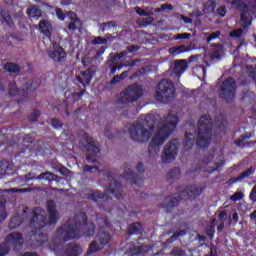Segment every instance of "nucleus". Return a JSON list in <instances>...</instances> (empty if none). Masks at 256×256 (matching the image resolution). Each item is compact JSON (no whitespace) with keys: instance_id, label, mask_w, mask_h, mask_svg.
Wrapping results in <instances>:
<instances>
[{"instance_id":"nucleus-1","label":"nucleus","mask_w":256,"mask_h":256,"mask_svg":"<svg viewBox=\"0 0 256 256\" xmlns=\"http://www.w3.org/2000/svg\"><path fill=\"white\" fill-rule=\"evenodd\" d=\"M27 210H23L24 214H27L30 218L29 225L35 231L30 232L31 240L35 239L32 242L34 247H41V245L47 243L49 241V236L46 233L41 232L43 227L46 225H56L57 221H59V212L57 211V203L55 200L46 201V209L48 211V221L47 214L45 213V209L41 207H34L33 209L26 208Z\"/></svg>"},{"instance_id":"nucleus-2","label":"nucleus","mask_w":256,"mask_h":256,"mask_svg":"<svg viewBox=\"0 0 256 256\" xmlns=\"http://www.w3.org/2000/svg\"><path fill=\"white\" fill-rule=\"evenodd\" d=\"M84 237H93L95 235V223L88 222L87 213L84 211L75 215L73 220H69L56 230L53 243H67L71 239Z\"/></svg>"},{"instance_id":"nucleus-3","label":"nucleus","mask_w":256,"mask_h":256,"mask_svg":"<svg viewBox=\"0 0 256 256\" xmlns=\"http://www.w3.org/2000/svg\"><path fill=\"white\" fill-rule=\"evenodd\" d=\"M211 137H213V118L209 115H203L198 121L197 134L185 133L184 150L191 151L195 143L199 149H207L211 145Z\"/></svg>"},{"instance_id":"nucleus-4","label":"nucleus","mask_w":256,"mask_h":256,"mask_svg":"<svg viewBox=\"0 0 256 256\" xmlns=\"http://www.w3.org/2000/svg\"><path fill=\"white\" fill-rule=\"evenodd\" d=\"M179 123V117L175 114H168L163 125L158 129L155 136L151 139V142L148 146V155L149 157H155L161 151V146L167 139L171 133L177 129V125Z\"/></svg>"},{"instance_id":"nucleus-5","label":"nucleus","mask_w":256,"mask_h":256,"mask_svg":"<svg viewBox=\"0 0 256 256\" xmlns=\"http://www.w3.org/2000/svg\"><path fill=\"white\" fill-rule=\"evenodd\" d=\"M178 194L173 196H167L163 203L159 205L161 209H165L166 213H169L173 207H177L181 203V199H197L201 193H203V188L197 185L186 186L182 190H179Z\"/></svg>"},{"instance_id":"nucleus-6","label":"nucleus","mask_w":256,"mask_h":256,"mask_svg":"<svg viewBox=\"0 0 256 256\" xmlns=\"http://www.w3.org/2000/svg\"><path fill=\"white\" fill-rule=\"evenodd\" d=\"M175 97V85L171 80L162 79L155 92V99L159 103H170L171 99Z\"/></svg>"},{"instance_id":"nucleus-7","label":"nucleus","mask_w":256,"mask_h":256,"mask_svg":"<svg viewBox=\"0 0 256 256\" xmlns=\"http://www.w3.org/2000/svg\"><path fill=\"white\" fill-rule=\"evenodd\" d=\"M80 146L86 149V161L88 163H97L99 159V153H101V148L97 145V142L88 133L83 132L82 139L80 141Z\"/></svg>"},{"instance_id":"nucleus-8","label":"nucleus","mask_w":256,"mask_h":256,"mask_svg":"<svg viewBox=\"0 0 256 256\" xmlns=\"http://www.w3.org/2000/svg\"><path fill=\"white\" fill-rule=\"evenodd\" d=\"M141 97H143V86L139 83H133L120 94L117 103L118 105H129V103L139 101Z\"/></svg>"},{"instance_id":"nucleus-9","label":"nucleus","mask_w":256,"mask_h":256,"mask_svg":"<svg viewBox=\"0 0 256 256\" xmlns=\"http://www.w3.org/2000/svg\"><path fill=\"white\" fill-rule=\"evenodd\" d=\"M237 94V82L233 77H227L223 80L219 88V97L226 101V103H233L235 95Z\"/></svg>"},{"instance_id":"nucleus-10","label":"nucleus","mask_w":256,"mask_h":256,"mask_svg":"<svg viewBox=\"0 0 256 256\" xmlns=\"http://www.w3.org/2000/svg\"><path fill=\"white\" fill-rule=\"evenodd\" d=\"M130 139L137 143H147L151 139L153 133L149 131L145 126L139 122L132 124L128 130Z\"/></svg>"},{"instance_id":"nucleus-11","label":"nucleus","mask_w":256,"mask_h":256,"mask_svg":"<svg viewBox=\"0 0 256 256\" xmlns=\"http://www.w3.org/2000/svg\"><path fill=\"white\" fill-rule=\"evenodd\" d=\"M6 243L0 244V256L8 255L11 251V247L17 249V247H21L25 240L23 239V234L12 232L6 236Z\"/></svg>"},{"instance_id":"nucleus-12","label":"nucleus","mask_w":256,"mask_h":256,"mask_svg":"<svg viewBox=\"0 0 256 256\" xmlns=\"http://www.w3.org/2000/svg\"><path fill=\"white\" fill-rule=\"evenodd\" d=\"M39 88V82L37 81H31L27 82L23 89L20 90L17 88V82L15 80L9 82L8 85V95L10 97H21V95H27V93H30L31 91H35Z\"/></svg>"},{"instance_id":"nucleus-13","label":"nucleus","mask_w":256,"mask_h":256,"mask_svg":"<svg viewBox=\"0 0 256 256\" xmlns=\"http://www.w3.org/2000/svg\"><path fill=\"white\" fill-rule=\"evenodd\" d=\"M177 155H179V139H172L164 146L162 161L164 163H171V161H175Z\"/></svg>"},{"instance_id":"nucleus-14","label":"nucleus","mask_w":256,"mask_h":256,"mask_svg":"<svg viewBox=\"0 0 256 256\" xmlns=\"http://www.w3.org/2000/svg\"><path fill=\"white\" fill-rule=\"evenodd\" d=\"M47 55L52 61L55 63H65L67 60V52L63 47H61L60 44H57V42L53 43V49L47 51Z\"/></svg>"},{"instance_id":"nucleus-15","label":"nucleus","mask_w":256,"mask_h":256,"mask_svg":"<svg viewBox=\"0 0 256 256\" xmlns=\"http://www.w3.org/2000/svg\"><path fill=\"white\" fill-rule=\"evenodd\" d=\"M107 178L111 179L109 184L106 186L108 191L116 197V199H123V185L121 182L115 180V174L108 172Z\"/></svg>"},{"instance_id":"nucleus-16","label":"nucleus","mask_w":256,"mask_h":256,"mask_svg":"<svg viewBox=\"0 0 256 256\" xmlns=\"http://www.w3.org/2000/svg\"><path fill=\"white\" fill-rule=\"evenodd\" d=\"M213 159H215L214 154H209L207 156H204V158L202 159V163L199 167V171H204L206 173H214V171H219L221 167H225V159H220L219 162L214 163L213 168H211L210 170H205V167H207V165L211 163Z\"/></svg>"},{"instance_id":"nucleus-17","label":"nucleus","mask_w":256,"mask_h":256,"mask_svg":"<svg viewBox=\"0 0 256 256\" xmlns=\"http://www.w3.org/2000/svg\"><path fill=\"white\" fill-rule=\"evenodd\" d=\"M96 73H97L96 66L92 65L85 71L81 72L82 77L77 76V80L79 81V83H82L83 86L85 87V85H89V83H91Z\"/></svg>"},{"instance_id":"nucleus-18","label":"nucleus","mask_w":256,"mask_h":256,"mask_svg":"<svg viewBox=\"0 0 256 256\" xmlns=\"http://www.w3.org/2000/svg\"><path fill=\"white\" fill-rule=\"evenodd\" d=\"M84 193L86 195V199H90V201H94L95 203H99V201H104V204L107 203V195L99 190L85 189Z\"/></svg>"},{"instance_id":"nucleus-19","label":"nucleus","mask_w":256,"mask_h":256,"mask_svg":"<svg viewBox=\"0 0 256 256\" xmlns=\"http://www.w3.org/2000/svg\"><path fill=\"white\" fill-rule=\"evenodd\" d=\"M25 179L26 181H54L55 180V174L52 172H43L40 175H38L37 177L34 176L33 173H28L25 175Z\"/></svg>"},{"instance_id":"nucleus-20","label":"nucleus","mask_w":256,"mask_h":256,"mask_svg":"<svg viewBox=\"0 0 256 256\" xmlns=\"http://www.w3.org/2000/svg\"><path fill=\"white\" fill-rule=\"evenodd\" d=\"M187 67H189V64H187V60H176L172 67V72L174 75H176V77H181V74L187 71Z\"/></svg>"},{"instance_id":"nucleus-21","label":"nucleus","mask_w":256,"mask_h":256,"mask_svg":"<svg viewBox=\"0 0 256 256\" xmlns=\"http://www.w3.org/2000/svg\"><path fill=\"white\" fill-rule=\"evenodd\" d=\"M124 177L130 181L132 185H136V187H141V185H143V179L140 178L139 175L135 174L131 169H126L124 171Z\"/></svg>"},{"instance_id":"nucleus-22","label":"nucleus","mask_w":256,"mask_h":256,"mask_svg":"<svg viewBox=\"0 0 256 256\" xmlns=\"http://www.w3.org/2000/svg\"><path fill=\"white\" fill-rule=\"evenodd\" d=\"M83 253V249L78 244L68 243L62 256H78Z\"/></svg>"},{"instance_id":"nucleus-23","label":"nucleus","mask_w":256,"mask_h":256,"mask_svg":"<svg viewBox=\"0 0 256 256\" xmlns=\"http://www.w3.org/2000/svg\"><path fill=\"white\" fill-rule=\"evenodd\" d=\"M67 17L70 19V23L68 24V31H77V25L81 24V19H79L77 14L73 11H68Z\"/></svg>"},{"instance_id":"nucleus-24","label":"nucleus","mask_w":256,"mask_h":256,"mask_svg":"<svg viewBox=\"0 0 256 256\" xmlns=\"http://www.w3.org/2000/svg\"><path fill=\"white\" fill-rule=\"evenodd\" d=\"M38 27L41 33H43V35H45L47 39H51V36L53 35V32H51V23L43 19V20H40Z\"/></svg>"},{"instance_id":"nucleus-25","label":"nucleus","mask_w":256,"mask_h":256,"mask_svg":"<svg viewBox=\"0 0 256 256\" xmlns=\"http://www.w3.org/2000/svg\"><path fill=\"white\" fill-rule=\"evenodd\" d=\"M253 175V167L248 168L246 171L242 172L237 177H232L227 181V185H233V183H239V181H243V179L250 177Z\"/></svg>"},{"instance_id":"nucleus-26","label":"nucleus","mask_w":256,"mask_h":256,"mask_svg":"<svg viewBox=\"0 0 256 256\" xmlns=\"http://www.w3.org/2000/svg\"><path fill=\"white\" fill-rule=\"evenodd\" d=\"M27 15L28 17H30V19H41V17H43V11L41 10V8H39V6L32 5L28 9Z\"/></svg>"},{"instance_id":"nucleus-27","label":"nucleus","mask_w":256,"mask_h":256,"mask_svg":"<svg viewBox=\"0 0 256 256\" xmlns=\"http://www.w3.org/2000/svg\"><path fill=\"white\" fill-rule=\"evenodd\" d=\"M226 3H230V5H235L236 9L238 11H241V13H249V6L245 4L242 0H225Z\"/></svg>"},{"instance_id":"nucleus-28","label":"nucleus","mask_w":256,"mask_h":256,"mask_svg":"<svg viewBox=\"0 0 256 256\" xmlns=\"http://www.w3.org/2000/svg\"><path fill=\"white\" fill-rule=\"evenodd\" d=\"M0 17L5 21L8 27H15V22H13V17H11V12L7 9L0 10Z\"/></svg>"},{"instance_id":"nucleus-29","label":"nucleus","mask_w":256,"mask_h":256,"mask_svg":"<svg viewBox=\"0 0 256 256\" xmlns=\"http://www.w3.org/2000/svg\"><path fill=\"white\" fill-rule=\"evenodd\" d=\"M149 251V249H151V246L149 245H140V246H136V247H132L128 250V255L129 256H140L143 251Z\"/></svg>"},{"instance_id":"nucleus-30","label":"nucleus","mask_w":256,"mask_h":256,"mask_svg":"<svg viewBox=\"0 0 256 256\" xmlns=\"http://www.w3.org/2000/svg\"><path fill=\"white\" fill-rule=\"evenodd\" d=\"M141 233H143V224H141V222H135L129 225V235H141Z\"/></svg>"},{"instance_id":"nucleus-31","label":"nucleus","mask_w":256,"mask_h":256,"mask_svg":"<svg viewBox=\"0 0 256 256\" xmlns=\"http://www.w3.org/2000/svg\"><path fill=\"white\" fill-rule=\"evenodd\" d=\"M3 69L6 73H21V66L13 62L4 64Z\"/></svg>"},{"instance_id":"nucleus-32","label":"nucleus","mask_w":256,"mask_h":256,"mask_svg":"<svg viewBox=\"0 0 256 256\" xmlns=\"http://www.w3.org/2000/svg\"><path fill=\"white\" fill-rule=\"evenodd\" d=\"M179 177H181V168L174 167L168 172L166 179L168 181H177V179H179Z\"/></svg>"},{"instance_id":"nucleus-33","label":"nucleus","mask_w":256,"mask_h":256,"mask_svg":"<svg viewBox=\"0 0 256 256\" xmlns=\"http://www.w3.org/2000/svg\"><path fill=\"white\" fill-rule=\"evenodd\" d=\"M101 249H103V244L97 240H94L88 247L87 255H93V253H97L98 251H101Z\"/></svg>"},{"instance_id":"nucleus-34","label":"nucleus","mask_w":256,"mask_h":256,"mask_svg":"<svg viewBox=\"0 0 256 256\" xmlns=\"http://www.w3.org/2000/svg\"><path fill=\"white\" fill-rule=\"evenodd\" d=\"M184 235H187V230L175 231L172 236L165 241V245H171V243H175L179 237H184Z\"/></svg>"},{"instance_id":"nucleus-35","label":"nucleus","mask_w":256,"mask_h":256,"mask_svg":"<svg viewBox=\"0 0 256 256\" xmlns=\"http://www.w3.org/2000/svg\"><path fill=\"white\" fill-rule=\"evenodd\" d=\"M23 224V218H21V216L19 215H15L12 216V218L10 219L9 222V229H11V231H13V229H17V227H21V225Z\"/></svg>"},{"instance_id":"nucleus-36","label":"nucleus","mask_w":256,"mask_h":256,"mask_svg":"<svg viewBox=\"0 0 256 256\" xmlns=\"http://www.w3.org/2000/svg\"><path fill=\"white\" fill-rule=\"evenodd\" d=\"M111 242V234L108 232H100L98 235V243L102 245V248L105 247L108 243Z\"/></svg>"},{"instance_id":"nucleus-37","label":"nucleus","mask_w":256,"mask_h":256,"mask_svg":"<svg viewBox=\"0 0 256 256\" xmlns=\"http://www.w3.org/2000/svg\"><path fill=\"white\" fill-rule=\"evenodd\" d=\"M188 51H191V46H186V45H180V46H175L169 49V53H187Z\"/></svg>"},{"instance_id":"nucleus-38","label":"nucleus","mask_w":256,"mask_h":256,"mask_svg":"<svg viewBox=\"0 0 256 256\" xmlns=\"http://www.w3.org/2000/svg\"><path fill=\"white\" fill-rule=\"evenodd\" d=\"M153 21H155V18H153V16H149L147 15L146 18H141L138 19L136 21V23L140 26V27H148V25H152Z\"/></svg>"},{"instance_id":"nucleus-39","label":"nucleus","mask_w":256,"mask_h":256,"mask_svg":"<svg viewBox=\"0 0 256 256\" xmlns=\"http://www.w3.org/2000/svg\"><path fill=\"white\" fill-rule=\"evenodd\" d=\"M216 8H217V2H215V0H208L204 4L205 13H215Z\"/></svg>"},{"instance_id":"nucleus-40","label":"nucleus","mask_w":256,"mask_h":256,"mask_svg":"<svg viewBox=\"0 0 256 256\" xmlns=\"http://www.w3.org/2000/svg\"><path fill=\"white\" fill-rule=\"evenodd\" d=\"M126 55H129V52L127 50L114 54V56L108 60V65L111 67L112 63L123 59V57H126Z\"/></svg>"},{"instance_id":"nucleus-41","label":"nucleus","mask_w":256,"mask_h":256,"mask_svg":"<svg viewBox=\"0 0 256 256\" xmlns=\"http://www.w3.org/2000/svg\"><path fill=\"white\" fill-rule=\"evenodd\" d=\"M7 209L5 208V200H0V223H3L7 219Z\"/></svg>"},{"instance_id":"nucleus-42","label":"nucleus","mask_w":256,"mask_h":256,"mask_svg":"<svg viewBox=\"0 0 256 256\" xmlns=\"http://www.w3.org/2000/svg\"><path fill=\"white\" fill-rule=\"evenodd\" d=\"M40 117H41V111L36 109V110H33V112L29 115L28 121H30L31 123H37Z\"/></svg>"},{"instance_id":"nucleus-43","label":"nucleus","mask_w":256,"mask_h":256,"mask_svg":"<svg viewBox=\"0 0 256 256\" xmlns=\"http://www.w3.org/2000/svg\"><path fill=\"white\" fill-rule=\"evenodd\" d=\"M163 11H173V5L165 3L162 4L161 7L155 9V13H163Z\"/></svg>"},{"instance_id":"nucleus-44","label":"nucleus","mask_w":256,"mask_h":256,"mask_svg":"<svg viewBox=\"0 0 256 256\" xmlns=\"http://www.w3.org/2000/svg\"><path fill=\"white\" fill-rule=\"evenodd\" d=\"M107 47H100V49L96 52V55L93 57V60L94 61H97V60H100V61H103V57H101L105 51H106Z\"/></svg>"},{"instance_id":"nucleus-45","label":"nucleus","mask_w":256,"mask_h":256,"mask_svg":"<svg viewBox=\"0 0 256 256\" xmlns=\"http://www.w3.org/2000/svg\"><path fill=\"white\" fill-rule=\"evenodd\" d=\"M7 191H8V193H29V191H31V187H28V188H10Z\"/></svg>"},{"instance_id":"nucleus-46","label":"nucleus","mask_w":256,"mask_h":256,"mask_svg":"<svg viewBox=\"0 0 256 256\" xmlns=\"http://www.w3.org/2000/svg\"><path fill=\"white\" fill-rule=\"evenodd\" d=\"M107 38L98 36L92 40V45H105L107 43Z\"/></svg>"},{"instance_id":"nucleus-47","label":"nucleus","mask_w":256,"mask_h":256,"mask_svg":"<svg viewBox=\"0 0 256 256\" xmlns=\"http://www.w3.org/2000/svg\"><path fill=\"white\" fill-rule=\"evenodd\" d=\"M248 13H241L240 14V21L242 23V27H249V17L247 16Z\"/></svg>"},{"instance_id":"nucleus-48","label":"nucleus","mask_w":256,"mask_h":256,"mask_svg":"<svg viewBox=\"0 0 256 256\" xmlns=\"http://www.w3.org/2000/svg\"><path fill=\"white\" fill-rule=\"evenodd\" d=\"M171 256H185V251H183V249L179 248V247H174L171 252H170Z\"/></svg>"},{"instance_id":"nucleus-49","label":"nucleus","mask_w":256,"mask_h":256,"mask_svg":"<svg viewBox=\"0 0 256 256\" xmlns=\"http://www.w3.org/2000/svg\"><path fill=\"white\" fill-rule=\"evenodd\" d=\"M221 36V32L220 31H216V32H212L206 39L207 43H210L211 41H215V39H219V37Z\"/></svg>"},{"instance_id":"nucleus-50","label":"nucleus","mask_w":256,"mask_h":256,"mask_svg":"<svg viewBox=\"0 0 256 256\" xmlns=\"http://www.w3.org/2000/svg\"><path fill=\"white\" fill-rule=\"evenodd\" d=\"M56 17L59 19V21H65V18L67 17V13L63 12L61 8H56Z\"/></svg>"},{"instance_id":"nucleus-51","label":"nucleus","mask_w":256,"mask_h":256,"mask_svg":"<svg viewBox=\"0 0 256 256\" xmlns=\"http://www.w3.org/2000/svg\"><path fill=\"white\" fill-rule=\"evenodd\" d=\"M243 196V192H235L233 195L230 196V200L234 202L241 201V199H243Z\"/></svg>"},{"instance_id":"nucleus-52","label":"nucleus","mask_w":256,"mask_h":256,"mask_svg":"<svg viewBox=\"0 0 256 256\" xmlns=\"http://www.w3.org/2000/svg\"><path fill=\"white\" fill-rule=\"evenodd\" d=\"M206 234L209 239H213V237H215V225L208 226L206 229Z\"/></svg>"},{"instance_id":"nucleus-53","label":"nucleus","mask_w":256,"mask_h":256,"mask_svg":"<svg viewBox=\"0 0 256 256\" xmlns=\"http://www.w3.org/2000/svg\"><path fill=\"white\" fill-rule=\"evenodd\" d=\"M51 125L54 129H61L63 127V123H61V120L57 118L51 120Z\"/></svg>"},{"instance_id":"nucleus-54","label":"nucleus","mask_w":256,"mask_h":256,"mask_svg":"<svg viewBox=\"0 0 256 256\" xmlns=\"http://www.w3.org/2000/svg\"><path fill=\"white\" fill-rule=\"evenodd\" d=\"M87 90L84 88L82 89L80 92H75V93H72V97L73 99H77L78 101H80V99L83 97V95H85V92Z\"/></svg>"},{"instance_id":"nucleus-55","label":"nucleus","mask_w":256,"mask_h":256,"mask_svg":"<svg viewBox=\"0 0 256 256\" xmlns=\"http://www.w3.org/2000/svg\"><path fill=\"white\" fill-rule=\"evenodd\" d=\"M81 61H82L83 67L85 68V67H89V65H91L93 59H91V57L84 56Z\"/></svg>"},{"instance_id":"nucleus-56","label":"nucleus","mask_w":256,"mask_h":256,"mask_svg":"<svg viewBox=\"0 0 256 256\" xmlns=\"http://www.w3.org/2000/svg\"><path fill=\"white\" fill-rule=\"evenodd\" d=\"M217 14L219 15V17H225L227 15V7L225 6H221L219 8H217Z\"/></svg>"},{"instance_id":"nucleus-57","label":"nucleus","mask_w":256,"mask_h":256,"mask_svg":"<svg viewBox=\"0 0 256 256\" xmlns=\"http://www.w3.org/2000/svg\"><path fill=\"white\" fill-rule=\"evenodd\" d=\"M139 49H141V46L136 45V44H132L127 47L128 53H135V52L139 51Z\"/></svg>"},{"instance_id":"nucleus-58","label":"nucleus","mask_w":256,"mask_h":256,"mask_svg":"<svg viewBox=\"0 0 256 256\" xmlns=\"http://www.w3.org/2000/svg\"><path fill=\"white\" fill-rule=\"evenodd\" d=\"M242 35H243L242 29H236V30L230 32V37H236L237 39H239V37H241Z\"/></svg>"},{"instance_id":"nucleus-59","label":"nucleus","mask_w":256,"mask_h":256,"mask_svg":"<svg viewBox=\"0 0 256 256\" xmlns=\"http://www.w3.org/2000/svg\"><path fill=\"white\" fill-rule=\"evenodd\" d=\"M249 199L253 203H256V184L253 186V188H252V190L250 192Z\"/></svg>"},{"instance_id":"nucleus-60","label":"nucleus","mask_w":256,"mask_h":256,"mask_svg":"<svg viewBox=\"0 0 256 256\" xmlns=\"http://www.w3.org/2000/svg\"><path fill=\"white\" fill-rule=\"evenodd\" d=\"M7 83H9L7 78H2L0 80V91H5V89H7Z\"/></svg>"},{"instance_id":"nucleus-61","label":"nucleus","mask_w":256,"mask_h":256,"mask_svg":"<svg viewBox=\"0 0 256 256\" xmlns=\"http://www.w3.org/2000/svg\"><path fill=\"white\" fill-rule=\"evenodd\" d=\"M210 256H219L217 253V246L215 244L210 245Z\"/></svg>"},{"instance_id":"nucleus-62","label":"nucleus","mask_w":256,"mask_h":256,"mask_svg":"<svg viewBox=\"0 0 256 256\" xmlns=\"http://www.w3.org/2000/svg\"><path fill=\"white\" fill-rule=\"evenodd\" d=\"M189 37H191L190 33H182V34H178L175 39L176 41H179V39H189Z\"/></svg>"},{"instance_id":"nucleus-63","label":"nucleus","mask_w":256,"mask_h":256,"mask_svg":"<svg viewBox=\"0 0 256 256\" xmlns=\"http://www.w3.org/2000/svg\"><path fill=\"white\" fill-rule=\"evenodd\" d=\"M219 219L220 221H222L223 223H225V221L227 220V210H222L219 213Z\"/></svg>"},{"instance_id":"nucleus-64","label":"nucleus","mask_w":256,"mask_h":256,"mask_svg":"<svg viewBox=\"0 0 256 256\" xmlns=\"http://www.w3.org/2000/svg\"><path fill=\"white\" fill-rule=\"evenodd\" d=\"M117 83H121V79L119 78V75L114 76L110 80V85H117Z\"/></svg>"}]
</instances>
